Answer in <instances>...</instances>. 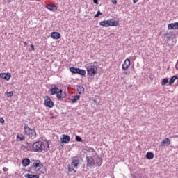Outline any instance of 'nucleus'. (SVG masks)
<instances>
[{"instance_id": "nucleus-1", "label": "nucleus", "mask_w": 178, "mask_h": 178, "mask_svg": "<svg viewBox=\"0 0 178 178\" xmlns=\"http://www.w3.org/2000/svg\"><path fill=\"white\" fill-rule=\"evenodd\" d=\"M33 152H42V151H47L49 148V143L48 142L38 141L33 144Z\"/></svg>"}, {"instance_id": "nucleus-2", "label": "nucleus", "mask_w": 178, "mask_h": 178, "mask_svg": "<svg viewBox=\"0 0 178 178\" xmlns=\"http://www.w3.org/2000/svg\"><path fill=\"white\" fill-rule=\"evenodd\" d=\"M100 26L102 27H118L119 26V20L115 19H110L107 20L101 21Z\"/></svg>"}, {"instance_id": "nucleus-3", "label": "nucleus", "mask_w": 178, "mask_h": 178, "mask_svg": "<svg viewBox=\"0 0 178 178\" xmlns=\"http://www.w3.org/2000/svg\"><path fill=\"white\" fill-rule=\"evenodd\" d=\"M85 67L86 69V72L88 73V76H95L97 74V66L92 65V64H86L85 65Z\"/></svg>"}, {"instance_id": "nucleus-4", "label": "nucleus", "mask_w": 178, "mask_h": 178, "mask_svg": "<svg viewBox=\"0 0 178 178\" xmlns=\"http://www.w3.org/2000/svg\"><path fill=\"white\" fill-rule=\"evenodd\" d=\"M24 133L26 136H29V137H31V138H35V130L31 129L27 124L24 125Z\"/></svg>"}, {"instance_id": "nucleus-5", "label": "nucleus", "mask_w": 178, "mask_h": 178, "mask_svg": "<svg viewBox=\"0 0 178 178\" xmlns=\"http://www.w3.org/2000/svg\"><path fill=\"white\" fill-rule=\"evenodd\" d=\"M70 72L73 73V74H79L80 76H84L86 74V70H81L74 67H70Z\"/></svg>"}, {"instance_id": "nucleus-6", "label": "nucleus", "mask_w": 178, "mask_h": 178, "mask_svg": "<svg viewBox=\"0 0 178 178\" xmlns=\"http://www.w3.org/2000/svg\"><path fill=\"white\" fill-rule=\"evenodd\" d=\"M86 166L87 168H94L95 166V161H94V158L92 156H86Z\"/></svg>"}, {"instance_id": "nucleus-7", "label": "nucleus", "mask_w": 178, "mask_h": 178, "mask_svg": "<svg viewBox=\"0 0 178 178\" xmlns=\"http://www.w3.org/2000/svg\"><path fill=\"white\" fill-rule=\"evenodd\" d=\"M33 169L35 172H40L41 170V161L37 160L33 163Z\"/></svg>"}, {"instance_id": "nucleus-8", "label": "nucleus", "mask_w": 178, "mask_h": 178, "mask_svg": "<svg viewBox=\"0 0 178 178\" xmlns=\"http://www.w3.org/2000/svg\"><path fill=\"white\" fill-rule=\"evenodd\" d=\"M44 100V105L47 108H54V102L51 99L50 97L47 96Z\"/></svg>"}, {"instance_id": "nucleus-9", "label": "nucleus", "mask_w": 178, "mask_h": 178, "mask_svg": "<svg viewBox=\"0 0 178 178\" xmlns=\"http://www.w3.org/2000/svg\"><path fill=\"white\" fill-rule=\"evenodd\" d=\"M80 163V160L77 157H73L72 161L71 163V168L74 169H77L79 168V164Z\"/></svg>"}, {"instance_id": "nucleus-10", "label": "nucleus", "mask_w": 178, "mask_h": 178, "mask_svg": "<svg viewBox=\"0 0 178 178\" xmlns=\"http://www.w3.org/2000/svg\"><path fill=\"white\" fill-rule=\"evenodd\" d=\"M57 99H63V98H66V92H63V90H60L56 94Z\"/></svg>"}, {"instance_id": "nucleus-11", "label": "nucleus", "mask_w": 178, "mask_h": 178, "mask_svg": "<svg viewBox=\"0 0 178 178\" xmlns=\"http://www.w3.org/2000/svg\"><path fill=\"white\" fill-rule=\"evenodd\" d=\"M60 141L62 144H67L70 141V136L69 135H63L60 138Z\"/></svg>"}, {"instance_id": "nucleus-12", "label": "nucleus", "mask_w": 178, "mask_h": 178, "mask_svg": "<svg viewBox=\"0 0 178 178\" xmlns=\"http://www.w3.org/2000/svg\"><path fill=\"white\" fill-rule=\"evenodd\" d=\"M59 88L56 86V85H51L50 92L51 95H55V94H58V92L60 91Z\"/></svg>"}, {"instance_id": "nucleus-13", "label": "nucleus", "mask_w": 178, "mask_h": 178, "mask_svg": "<svg viewBox=\"0 0 178 178\" xmlns=\"http://www.w3.org/2000/svg\"><path fill=\"white\" fill-rule=\"evenodd\" d=\"M130 67V60L127 58L122 65L123 70H127Z\"/></svg>"}, {"instance_id": "nucleus-14", "label": "nucleus", "mask_w": 178, "mask_h": 178, "mask_svg": "<svg viewBox=\"0 0 178 178\" xmlns=\"http://www.w3.org/2000/svg\"><path fill=\"white\" fill-rule=\"evenodd\" d=\"M168 28V30H178V22L169 24Z\"/></svg>"}, {"instance_id": "nucleus-15", "label": "nucleus", "mask_w": 178, "mask_h": 178, "mask_svg": "<svg viewBox=\"0 0 178 178\" xmlns=\"http://www.w3.org/2000/svg\"><path fill=\"white\" fill-rule=\"evenodd\" d=\"M0 77L1 79H4V80L9 81L10 80V77H12V75H10V73H1L0 74Z\"/></svg>"}, {"instance_id": "nucleus-16", "label": "nucleus", "mask_w": 178, "mask_h": 178, "mask_svg": "<svg viewBox=\"0 0 178 178\" xmlns=\"http://www.w3.org/2000/svg\"><path fill=\"white\" fill-rule=\"evenodd\" d=\"M51 37L53 40H59V38H60V33L58 32H52L51 33Z\"/></svg>"}, {"instance_id": "nucleus-17", "label": "nucleus", "mask_w": 178, "mask_h": 178, "mask_svg": "<svg viewBox=\"0 0 178 178\" xmlns=\"http://www.w3.org/2000/svg\"><path fill=\"white\" fill-rule=\"evenodd\" d=\"M45 8L49 10H51V12H56L58 10V7H56V6L47 5L45 6Z\"/></svg>"}, {"instance_id": "nucleus-18", "label": "nucleus", "mask_w": 178, "mask_h": 178, "mask_svg": "<svg viewBox=\"0 0 178 178\" xmlns=\"http://www.w3.org/2000/svg\"><path fill=\"white\" fill-rule=\"evenodd\" d=\"M76 90H77V92H78V94H83L84 93V86H81V85H78L76 86Z\"/></svg>"}, {"instance_id": "nucleus-19", "label": "nucleus", "mask_w": 178, "mask_h": 178, "mask_svg": "<svg viewBox=\"0 0 178 178\" xmlns=\"http://www.w3.org/2000/svg\"><path fill=\"white\" fill-rule=\"evenodd\" d=\"M22 166H24V168H26V166H29V165H30V159L29 158L24 159L22 161Z\"/></svg>"}, {"instance_id": "nucleus-20", "label": "nucleus", "mask_w": 178, "mask_h": 178, "mask_svg": "<svg viewBox=\"0 0 178 178\" xmlns=\"http://www.w3.org/2000/svg\"><path fill=\"white\" fill-rule=\"evenodd\" d=\"M163 145H166V147L170 145V140L168 138H165L162 140Z\"/></svg>"}, {"instance_id": "nucleus-21", "label": "nucleus", "mask_w": 178, "mask_h": 178, "mask_svg": "<svg viewBox=\"0 0 178 178\" xmlns=\"http://www.w3.org/2000/svg\"><path fill=\"white\" fill-rule=\"evenodd\" d=\"M24 177L25 178H40V175H31V174H26L24 175Z\"/></svg>"}, {"instance_id": "nucleus-22", "label": "nucleus", "mask_w": 178, "mask_h": 178, "mask_svg": "<svg viewBox=\"0 0 178 178\" xmlns=\"http://www.w3.org/2000/svg\"><path fill=\"white\" fill-rule=\"evenodd\" d=\"M146 158L147 159H154V154L152 152H147L146 154Z\"/></svg>"}, {"instance_id": "nucleus-23", "label": "nucleus", "mask_w": 178, "mask_h": 178, "mask_svg": "<svg viewBox=\"0 0 178 178\" xmlns=\"http://www.w3.org/2000/svg\"><path fill=\"white\" fill-rule=\"evenodd\" d=\"M78 99H80V96L75 95L72 99H71L72 104H76L77 102Z\"/></svg>"}, {"instance_id": "nucleus-24", "label": "nucleus", "mask_w": 178, "mask_h": 178, "mask_svg": "<svg viewBox=\"0 0 178 178\" xmlns=\"http://www.w3.org/2000/svg\"><path fill=\"white\" fill-rule=\"evenodd\" d=\"M177 76H173L169 81V84H173L175 83V80H177Z\"/></svg>"}, {"instance_id": "nucleus-25", "label": "nucleus", "mask_w": 178, "mask_h": 178, "mask_svg": "<svg viewBox=\"0 0 178 178\" xmlns=\"http://www.w3.org/2000/svg\"><path fill=\"white\" fill-rule=\"evenodd\" d=\"M96 164L97 165V166H101L102 165V159L100 157H98L96 161Z\"/></svg>"}, {"instance_id": "nucleus-26", "label": "nucleus", "mask_w": 178, "mask_h": 178, "mask_svg": "<svg viewBox=\"0 0 178 178\" xmlns=\"http://www.w3.org/2000/svg\"><path fill=\"white\" fill-rule=\"evenodd\" d=\"M17 138L19 141H23V140H24V136H23L22 134H17Z\"/></svg>"}, {"instance_id": "nucleus-27", "label": "nucleus", "mask_w": 178, "mask_h": 178, "mask_svg": "<svg viewBox=\"0 0 178 178\" xmlns=\"http://www.w3.org/2000/svg\"><path fill=\"white\" fill-rule=\"evenodd\" d=\"M168 81L169 80L168 79V78L163 79L161 83V86H165V84H168Z\"/></svg>"}, {"instance_id": "nucleus-28", "label": "nucleus", "mask_w": 178, "mask_h": 178, "mask_svg": "<svg viewBox=\"0 0 178 178\" xmlns=\"http://www.w3.org/2000/svg\"><path fill=\"white\" fill-rule=\"evenodd\" d=\"M75 140L78 143H83V139H81V138L80 136H76Z\"/></svg>"}, {"instance_id": "nucleus-29", "label": "nucleus", "mask_w": 178, "mask_h": 178, "mask_svg": "<svg viewBox=\"0 0 178 178\" xmlns=\"http://www.w3.org/2000/svg\"><path fill=\"white\" fill-rule=\"evenodd\" d=\"M68 172H73V173H76V170H74V168H73V167H68Z\"/></svg>"}, {"instance_id": "nucleus-30", "label": "nucleus", "mask_w": 178, "mask_h": 178, "mask_svg": "<svg viewBox=\"0 0 178 178\" xmlns=\"http://www.w3.org/2000/svg\"><path fill=\"white\" fill-rule=\"evenodd\" d=\"M101 15H102V13H101V11H97V14L95 15V19H96V17H99V16H101Z\"/></svg>"}, {"instance_id": "nucleus-31", "label": "nucleus", "mask_w": 178, "mask_h": 178, "mask_svg": "<svg viewBox=\"0 0 178 178\" xmlns=\"http://www.w3.org/2000/svg\"><path fill=\"white\" fill-rule=\"evenodd\" d=\"M7 97L8 98H10V97H13V92H7Z\"/></svg>"}, {"instance_id": "nucleus-32", "label": "nucleus", "mask_w": 178, "mask_h": 178, "mask_svg": "<svg viewBox=\"0 0 178 178\" xmlns=\"http://www.w3.org/2000/svg\"><path fill=\"white\" fill-rule=\"evenodd\" d=\"M90 152H92V155H95L97 153L95 152V150L92 148L89 149Z\"/></svg>"}, {"instance_id": "nucleus-33", "label": "nucleus", "mask_w": 178, "mask_h": 178, "mask_svg": "<svg viewBox=\"0 0 178 178\" xmlns=\"http://www.w3.org/2000/svg\"><path fill=\"white\" fill-rule=\"evenodd\" d=\"M0 123H5V120H3V118H0Z\"/></svg>"}, {"instance_id": "nucleus-34", "label": "nucleus", "mask_w": 178, "mask_h": 178, "mask_svg": "<svg viewBox=\"0 0 178 178\" xmlns=\"http://www.w3.org/2000/svg\"><path fill=\"white\" fill-rule=\"evenodd\" d=\"M111 2H112V3H113L114 5H116V3H118V1H116V0H112Z\"/></svg>"}, {"instance_id": "nucleus-35", "label": "nucleus", "mask_w": 178, "mask_h": 178, "mask_svg": "<svg viewBox=\"0 0 178 178\" xmlns=\"http://www.w3.org/2000/svg\"><path fill=\"white\" fill-rule=\"evenodd\" d=\"M3 172H8V170H9V169H8V168H6V167H4L3 168Z\"/></svg>"}, {"instance_id": "nucleus-36", "label": "nucleus", "mask_w": 178, "mask_h": 178, "mask_svg": "<svg viewBox=\"0 0 178 178\" xmlns=\"http://www.w3.org/2000/svg\"><path fill=\"white\" fill-rule=\"evenodd\" d=\"M94 3L98 5V0H93Z\"/></svg>"}, {"instance_id": "nucleus-37", "label": "nucleus", "mask_w": 178, "mask_h": 178, "mask_svg": "<svg viewBox=\"0 0 178 178\" xmlns=\"http://www.w3.org/2000/svg\"><path fill=\"white\" fill-rule=\"evenodd\" d=\"M134 178H143V177H141L140 175H137L135 176Z\"/></svg>"}, {"instance_id": "nucleus-38", "label": "nucleus", "mask_w": 178, "mask_h": 178, "mask_svg": "<svg viewBox=\"0 0 178 178\" xmlns=\"http://www.w3.org/2000/svg\"><path fill=\"white\" fill-rule=\"evenodd\" d=\"M166 38H167L168 41H169V40H170L171 38H170V36H169V35H167Z\"/></svg>"}, {"instance_id": "nucleus-39", "label": "nucleus", "mask_w": 178, "mask_h": 178, "mask_svg": "<svg viewBox=\"0 0 178 178\" xmlns=\"http://www.w3.org/2000/svg\"><path fill=\"white\" fill-rule=\"evenodd\" d=\"M134 3H137L138 2V0H133Z\"/></svg>"}, {"instance_id": "nucleus-40", "label": "nucleus", "mask_w": 178, "mask_h": 178, "mask_svg": "<svg viewBox=\"0 0 178 178\" xmlns=\"http://www.w3.org/2000/svg\"><path fill=\"white\" fill-rule=\"evenodd\" d=\"M31 47L33 51H34V44H31Z\"/></svg>"}, {"instance_id": "nucleus-41", "label": "nucleus", "mask_w": 178, "mask_h": 178, "mask_svg": "<svg viewBox=\"0 0 178 178\" xmlns=\"http://www.w3.org/2000/svg\"><path fill=\"white\" fill-rule=\"evenodd\" d=\"M124 74H129L128 72H124Z\"/></svg>"}, {"instance_id": "nucleus-42", "label": "nucleus", "mask_w": 178, "mask_h": 178, "mask_svg": "<svg viewBox=\"0 0 178 178\" xmlns=\"http://www.w3.org/2000/svg\"><path fill=\"white\" fill-rule=\"evenodd\" d=\"M36 1H38V2H40L41 0H36Z\"/></svg>"}, {"instance_id": "nucleus-43", "label": "nucleus", "mask_w": 178, "mask_h": 178, "mask_svg": "<svg viewBox=\"0 0 178 178\" xmlns=\"http://www.w3.org/2000/svg\"><path fill=\"white\" fill-rule=\"evenodd\" d=\"M8 2H12V1H10V0H8Z\"/></svg>"}, {"instance_id": "nucleus-44", "label": "nucleus", "mask_w": 178, "mask_h": 178, "mask_svg": "<svg viewBox=\"0 0 178 178\" xmlns=\"http://www.w3.org/2000/svg\"><path fill=\"white\" fill-rule=\"evenodd\" d=\"M24 44H27V42H25Z\"/></svg>"}]
</instances>
